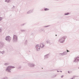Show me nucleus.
Returning a JSON list of instances; mask_svg holds the SVG:
<instances>
[{
    "label": "nucleus",
    "mask_w": 79,
    "mask_h": 79,
    "mask_svg": "<svg viewBox=\"0 0 79 79\" xmlns=\"http://www.w3.org/2000/svg\"><path fill=\"white\" fill-rule=\"evenodd\" d=\"M74 60L73 62L75 63H76L77 61H79V57H76L74 58Z\"/></svg>",
    "instance_id": "nucleus-6"
},
{
    "label": "nucleus",
    "mask_w": 79,
    "mask_h": 79,
    "mask_svg": "<svg viewBox=\"0 0 79 79\" xmlns=\"http://www.w3.org/2000/svg\"><path fill=\"white\" fill-rule=\"evenodd\" d=\"M13 41L14 42H18V36L17 35H14Z\"/></svg>",
    "instance_id": "nucleus-3"
},
{
    "label": "nucleus",
    "mask_w": 79,
    "mask_h": 79,
    "mask_svg": "<svg viewBox=\"0 0 79 79\" xmlns=\"http://www.w3.org/2000/svg\"><path fill=\"white\" fill-rule=\"evenodd\" d=\"M78 69H79V67H78Z\"/></svg>",
    "instance_id": "nucleus-37"
},
{
    "label": "nucleus",
    "mask_w": 79,
    "mask_h": 79,
    "mask_svg": "<svg viewBox=\"0 0 79 79\" xmlns=\"http://www.w3.org/2000/svg\"><path fill=\"white\" fill-rule=\"evenodd\" d=\"M68 73H69V71H68Z\"/></svg>",
    "instance_id": "nucleus-35"
},
{
    "label": "nucleus",
    "mask_w": 79,
    "mask_h": 79,
    "mask_svg": "<svg viewBox=\"0 0 79 79\" xmlns=\"http://www.w3.org/2000/svg\"><path fill=\"white\" fill-rule=\"evenodd\" d=\"M55 1H59V0H55Z\"/></svg>",
    "instance_id": "nucleus-32"
},
{
    "label": "nucleus",
    "mask_w": 79,
    "mask_h": 79,
    "mask_svg": "<svg viewBox=\"0 0 79 79\" xmlns=\"http://www.w3.org/2000/svg\"><path fill=\"white\" fill-rule=\"evenodd\" d=\"M44 45L43 44L41 43L40 44V47L42 48H44Z\"/></svg>",
    "instance_id": "nucleus-13"
},
{
    "label": "nucleus",
    "mask_w": 79,
    "mask_h": 79,
    "mask_svg": "<svg viewBox=\"0 0 79 79\" xmlns=\"http://www.w3.org/2000/svg\"><path fill=\"white\" fill-rule=\"evenodd\" d=\"M56 36H57V35H56Z\"/></svg>",
    "instance_id": "nucleus-36"
},
{
    "label": "nucleus",
    "mask_w": 79,
    "mask_h": 79,
    "mask_svg": "<svg viewBox=\"0 0 79 79\" xmlns=\"http://www.w3.org/2000/svg\"><path fill=\"white\" fill-rule=\"evenodd\" d=\"M60 73H62V71H60Z\"/></svg>",
    "instance_id": "nucleus-34"
},
{
    "label": "nucleus",
    "mask_w": 79,
    "mask_h": 79,
    "mask_svg": "<svg viewBox=\"0 0 79 79\" xmlns=\"http://www.w3.org/2000/svg\"><path fill=\"white\" fill-rule=\"evenodd\" d=\"M5 53V51H3L2 52L0 51V53H2V55H3V54Z\"/></svg>",
    "instance_id": "nucleus-14"
},
{
    "label": "nucleus",
    "mask_w": 79,
    "mask_h": 79,
    "mask_svg": "<svg viewBox=\"0 0 79 79\" xmlns=\"http://www.w3.org/2000/svg\"><path fill=\"white\" fill-rule=\"evenodd\" d=\"M35 47L36 49V51H37L38 52L40 51V47H39V44L36 45Z\"/></svg>",
    "instance_id": "nucleus-7"
},
{
    "label": "nucleus",
    "mask_w": 79,
    "mask_h": 79,
    "mask_svg": "<svg viewBox=\"0 0 79 79\" xmlns=\"http://www.w3.org/2000/svg\"><path fill=\"white\" fill-rule=\"evenodd\" d=\"M28 66L30 68H34V67H35V64L33 63H28Z\"/></svg>",
    "instance_id": "nucleus-5"
},
{
    "label": "nucleus",
    "mask_w": 79,
    "mask_h": 79,
    "mask_svg": "<svg viewBox=\"0 0 79 79\" xmlns=\"http://www.w3.org/2000/svg\"><path fill=\"white\" fill-rule=\"evenodd\" d=\"M41 31H43L44 32H45V30L44 29H41Z\"/></svg>",
    "instance_id": "nucleus-23"
},
{
    "label": "nucleus",
    "mask_w": 79,
    "mask_h": 79,
    "mask_svg": "<svg viewBox=\"0 0 79 79\" xmlns=\"http://www.w3.org/2000/svg\"><path fill=\"white\" fill-rule=\"evenodd\" d=\"M15 6H13V7H12V9L13 10L15 9Z\"/></svg>",
    "instance_id": "nucleus-25"
},
{
    "label": "nucleus",
    "mask_w": 79,
    "mask_h": 79,
    "mask_svg": "<svg viewBox=\"0 0 79 79\" xmlns=\"http://www.w3.org/2000/svg\"><path fill=\"white\" fill-rule=\"evenodd\" d=\"M32 12H33V10H30L27 12V14H30V13H32Z\"/></svg>",
    "instance_id": "nucleus-11"
},
{
    "label": "nucleus",
    "mask_w": 79,
    "mask_h": 79,
    "mask_svg": "<svg viewBox=\"0 0 79 79\" xmlns=\"http://www.w3.org/2000/svg\"><path fill=\"white\" fill-rule=\"evenodd\" d=\"M67 54V52H63V53H60V55H61L62 56H64V55H66Z\"/></svg>",
    "instance_id": "nucleus-10"
},
{
    "label": "nucleus",
    "mask_w": 79,
    "mask_h": 79,
    "mask_svg": "<svg viewBox=\"0 0 79 79\" xmlns=\"http://www.w3.org/2000/svg\"><path fill=\"white\" fill-rule=\"evenodd\" d=\"M21 65L19 66V67L17 68V69H21Z\"/></svg>",
    "instance_id": "nucleus-20"
},
{
    "label": "nucleus",
    "mask_w": 79,
    "mask_h": 79,
    "mask_svg": "<svg viewBox=\"0 0 79 79\" xmlns=\"http://www.w3.org/2000/svg\"><path fill=\"white\" fill-rule=\"evenodd\" d=\"M26 29H21L20 31L21 32H25L26 31Z\"/></svg>",
    "instance_id": "nucleus-16"
},
{
    "label": "nucleus",
    "mask_w": 79,
    "mask_h": 79,
    "mask_svg": "<svg viewBox=\"0 0 79 79\" xmlns=\"http://www.w3.org/2000/svg\"><path fill=\"white\" fill-rule=\"evenodd\" d=\"M11 38L10 36H6V37L5 40L6 41H7V42H10V40H11Z\"/></svg>",
    "instance_id": "nucleus-4"
},
{
    "label": "nucleus",
    "mask_w": 79,
    "mask_h": 79,
    "mask_svg": "<svg viewBox=\"0 0 79 79\" xmlns=\"http://www.w3.org/2000/svg\"><path fill=\"white\" fill-rule=\"evenodd\" d=\"M74 77H75V76H74L72 78V79H74Z\"/></svg>",
    "instance_id": "nucleus-31"
},
{
    "label": "nucleus",
    "mask_w": 79,
    "mask_h": 79,
    "mask_svg": "<svg viewBox=\"0 0 79 79\" xmlns=\"http://www.w3.org/2000/svg\"><path fill=\"white\" fill-rule=\"evenodd\" d=\"M4 79H8V78L7 77H5L4 78Z\"/></svg>",
    "instance_id": "nucleus-27"
},
{
    "label": "nucleus",
    "mask_w": 79,
    "mask_h": 79,
    "mask_svg": "<svg viewBox=\"0 0 79 79\" xmlns=\"http://www.w3.org/2000/svg\"><path fill=\"white\" fill-rule=\"evenodd\" d=\"M9 64H10V63H6L4 64L5 66H6L7 65H9Z\"/></svg>",
    "instance_id": "nucleus-17"
},
{
    "label": "nucleus",
    "mask_w": 79,
    "mask_h": 79,
    "mask_svg": "<svg viewBox=\"0 0 79 79\" xmlns=\"http://www.w3.org/2000/svg\"><path fill=\"white\" fill-rule=\"evenodd\" d=\"M29 52H30V51H29Z\"/></svg>",
    "instance_id": "nucleus-38"
},
{
    "label": "nucleus",
    "mask_w": 79,
    "mask_h": 79,
    "mask_svg": "<svg viewBox=\"0 0 79 79\" xmlns=\"http://www.w3.org/2000/svg\"><path fill=\"white\" fill-rule=\"evenodd\" d=\"M4 45V43L2 42H0V48H3V46Z\"/></svg>",
    "instance_id": "nucleus-8"
},
{
    "label": "nucleus",
    "mask_w": 79,
    "mask_h": 79,
    "mask_svg": "<svg viewBox=\"0 0 79 79\" xmlns=\"http://www.w3.org/2000/svg\"><path fill=\"white\" fill-rule=\"evenodd\" d=\"M67 38V36H63L60 38L58 40V42L60 44H63L64 42H65L66 39Z\"/></svg>",
    "instance_id": "nucleus-1"
},
{
    "label": "nucleus",
    "mask_w": 79,
    "mask_h": 79,
    "mask_svg": "<svg viewBox=\"0 0 79 79\" xmlns=\"http://www.w3.org/2000/svg\"><path fill=\"white\" fill-rule=\"evenodd\" d=\"M26 24V23H23V24H21L20 25V26H24V25H25V24Z\"/></svg>",
    "instance_id": "nucleus-21"
},
{
    "label": "nucleus",
    "mask_w": 79,
    "mask_h": 79,
    "mask_svg": "<svg viewBox=\"0 0 79 79\" xmlns=\"http://www.w3.org/2000/svg\"><path fill=\"white\" fill-rule=\"evenodd\" d=\"M63 77H64V75H62L61 76V78H63Z\"/></svg>",
    "instance_id": "nucleus-29"
},
{
    "label": "nucleus",
    "mask_w": 79,
    "mask_h": 79,
    "mask_svg": "<svg viewBox=\"0 0 79 79\" xmlns=\"http://www.w3.org/2000/svg\"><path fill=\"white\" fill-rule=\"evenodd\" d=\"M5 2H6L8 3L9 2H10V0H5Z\"/></svg>",
    "instance_id": "nucleus-15"
},
{
    "label": "nucleus",
    "mask_w": 79,
    "mask_h": 79,
    "mask_svg": "<svg viewBox=\"0 0 79 79\" xmlns=\"http://www.w3.org/2000/svg\"><path fill=\"white\" fill-rule=\"evenodd\" d=\"M67 51H66V52H67V53H68V52H69V51L67 49Z\"/></svg>",
    "instance_id": "nucleus-30"
},
{
    "label": "nucleus",
    "mask_w": 79,
    "mask_h": 79,
    "mask_svg": "<svg viewBox=\"0 0 79 79\" xmlns=\"http://www.w3.org/2000/svg\"><path fill=\"white\" fill-rule=\"evenodd\" d=\"M46 43H47V44H49V45H51L52 43L50 42V41H46Z\"/></svg>",
    "instance_id": "nucleus-12"
},
{
    "label": "nucleus",
    "mask_w": 79,
    "mask_h": 79,
    "mask_svg": "<svg viewBox=\"0 0 79 79\" xmlns=\"http://www.w3.org/2000/svg\"><path fill=\"white\" fill-rule=\"evenodd\" d=\"M2 19H3V18H1V17H0V21L2 20Z\"/></svg>",
    "instance_id": "nucleus-28"
},
{
    "label": "nucleus",
    "mask_w": 79,
    "mask_h": 79,
    "mask_svg": "<svg viewBox=\"0 0 79 79\" xmlns=\"http://www.w3.org/2000/svg\"><path fill=\"white\" fill-rule=\"evenodd\" d=\"M50 25H48V26L43 27H50Z\"/></svg>",
    "instance_id": "nucleus-24"
},
{
    "label": "nucleus",
    "mask_w": 79,
    "mask_h": 79,
    "mask_svg": "<svg viewBox=\"0 0 79 79\" xmlns=\"http://www.w3.org/2000/svg\"><path fill=\"white\" fill-rule=\"evenodd\" d=\"M44 11H48L49 10V9H48L47 8H45L44 9Z\"/></svg>",
    "instance_id": "nucleus-19"
},
{
    "label": "nucleus",
    "mask_w": 79,
    "mask_h": 79,
    "mask_svg": "<svg viewBox=\"0 0 79 79\" xmlns=\"http://www.w3.org/2000/svg\"><path fill=\"white\" fill-rule=\"evenodd\" d=\"M64 15H69V13H65Z\"/></svg>",
    "instance_id": "nucleus-22"
},
{
    "label": "nucleus",
    "mask_w": 79,
    "mask_h": 79,
    "mask_svg": "<svg viewBox=\"0 0 79 79\" xmlns=\"http://www.w3.org/2000/svg\"><path fill=\"white\" fill-rule=\"evenodd\" d=\"M57 72L58 73V72H60V71H58V70H57Z\"/></svg>",
    "instance_id": "nucleus-33"
},
{
    "label": "nucleus",
    "mask_w": 79,
    "mask_h": 79,
    "mask_svg": "<svg viewBox=\"0 0 79 79\" xmlns=\"http://www.w3.org/2000/svg\"><path fill=\"white\" fill-rule=\"evenodd\" d=\"M49 55H50V54L49 53L44 56V59L45 60L46 59H47V58H48V57H49Z\"/></svg>",
    "instance_id": "nucleus-9"
},
{
    "label": "nucleus",
    "mask_w": 79,
    "mask_h": 79,
    "mask_svg": "<svg viewBox=\"0 0 79 79\" xmlns=\"http://www.w3.org/2000/svg\"><path fill=\"white\" fill-rule=\"evenodd\" d=\"M56 76V75H54L52 76V78H54V77H55Z\"/></svg>",
    "instance_id": "nucleus-18"
},
{
    "label": "nucleus",
    "mask_w": 79,
    "mask_h": 79,
    "mask_svg": "<svg viewBox=\"0 0 79 79\" xmlns=\"http://www.w3.org/2000/svg\"><path fill=\"white\" fill-rule=\"evenodd\" d=\"M2 28H0V32H2Z\"/></svg>",
    "instance_id": "nucleus-26"
},
{
    "label": "nucleus",
    "mask_w": 79,
    "mask_h": 79,
    "mask_svg": "<svg viewBox=\"0 0 79 79\" xmlns=\"http://www.w3.org/2000/svg\"><path fill=\"white\" fill-rule=\"evenodd\" d=\"M13 68H15V67L13 66H8L6 69V71L8 72V73H11V69Z\"/></svg>",
    "instance_id": "nucleus-2"
}]
</instances>
